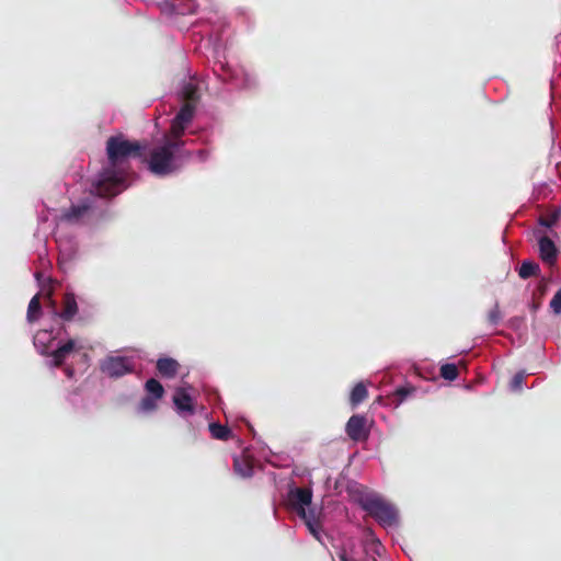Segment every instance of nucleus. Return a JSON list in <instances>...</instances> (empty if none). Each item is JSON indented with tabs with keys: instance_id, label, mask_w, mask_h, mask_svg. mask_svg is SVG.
Masks as SVG:
<instances>
[{
	"instance_id": "obj_1",
	"label": "nucleus",
	"mask_w": 561,
	"mask_h": 561,
	"mask_svg": "<svg viewBox=\"0 0 561 561\" xmlns=\"http://www.w3.org/2000/svg\"><path fill=\"white\" fill-rule=\"evenodd\" d=\"M139 141L126 139L123 135L111 136L106 140L107 165L93 183L92 193L100 197H112L126 188L129 158L141 156Z\"/></svg>"
},
{
	"instance_id": "obj_2",
	"label": "nucleus",
	"mask_w": 561,
	"mask_h": 561,
	"mask_svg": "<svg viewBox=\"0 0 561 561\" xmlns=\"http://www.w3.org/2000/svg\"><path fill=\"white\" fill-rule=\"evenodd\" d=\"M289 507L305 522L311 535L320 540L322 524L320 520L321 511L311 507L312 491L309 488L290 489L287 496Z\"/></svg>"
},
{
	"instance_id": "obj_3",
	"label": "nucleus",
	"mask_w": 561,
	"mask_h": 561,
	"mask_svg": "<svg viewBox=\"0 0 561 561\" xmlns=\"http://www.w3.org/2000/svg\"><path fill=\"white\" fill-rule=\"evenodd\" d=\"M359 505L382 527H393L399 523L397 507L381 496L367 495L360 499Z\"/></svg>"
},
{
	"instance_id": "obj_4",
	"label": "nucleus",
	"mask_w": 561,
	"mask_h": 561,
	"mask_svg": "<svg viewBox=\"0 0 561 561\" xmlns=\"http://www.w3.org/2000/svg\"><path fill=\"white\" fill-rule=\"evenodd\" d=\"M149 170L160 176L169 175L179 170V165L175 164V158L172 152L168 150V147H158L153 149L149 158Z\"/></svg>"
},
{
	"instance_id": "obj_5",
	"label": "nucleus",
	"mask_w": 561,
	"mask_h": 561,
	"mask_svg": "<svg viewBox=\"0 0 561 561\" xmlns=\"http://www.w3.org/2000/svg\"><path fill=\"white\" fill-rule=\"evenodd\" d=\"M100 369L110 378H121L128 374L134 373L135 362L127 356H106L100 363Z\"/></svg>"
},
{
	"instance_id": "obj_6",
	"label": "nucleus",
	"mask_w": 561,
	"mask_h": 561,
	"mask_svg": "<svg viewBox=\"0 0 561 561\" xmlns=\"http://www.w3.org/2000/svg\"><path fill=\"white\" fill-rule=\"evenodd\" d=\"M345 432L354 442H365L369 437V428L367 426V417L363 414L352 415L346 425Z\"/></svg>"
},
{
	"instance_id": "obj_7",
	"label": "nucleus",
	"mask_w": 561,
	"mask_h": 561,
	"mask_svg": "<svg viewBox=\"0 0 561 561\" xmlns=\"http://www.w3.org/2000/svg\"><path fill=\"white\" fill-rule=\"evenodd\" d=\"M92 204L83 201L78 205H71L68 209L62 210L60 220L69 225H81L90 216Z\"/></svg>"
},
{
	"instance_id": "obj_8",
	"label": "nucleus",
	"mask_w": 561,
	"mask_h": 561,
	"mask_svg": "<svg viewBox=\"0 0 561 561\" xmlns=\"http://www.w3.org/2000/svg\"><path fill=\"white\" fill-rule=\"evenodd\" d=\"M194 115L192 108L188 105H182L179 113L172 119L169 136L170 137H182L186 126L192 122Z\"/></svg>"
},
{
	"instance_id": "obj_9",
	"label": "nucleus",
	"mask_w": 561,
	"mask_h": 561,
	"mask_svg": "<svg viewBox=\"0 0 561 561\" xmlns=\"http://www.w3.org/2000/svg\"><path fill=\"white\" fill-rule=\"evenodd\" d=\"M181 95L184 102L183 105L191 106L192 114L194 115L196 105L201 98L197 84L193 81L185 82L182 87Z\"/></svg>"
},
{
	"instance_id": "obj_10",
	"label": "nucleus",
	"mask_w": 561,
	"mask_h": 561,
	"mask_svg": "<svg viewBox=\"0 0 561 561\" xmlns=\"http://www.w3.org/2000/svg\"><path fill=\"white\" fill-rule=\"evenodd\" d=\"M539 254L543 262L553 263L557 259V248L554 242L547 236L539 238Z\"/></svg>"
},
{
	"instance_id": "obj_11",
	"label": "nucleus",
	"mask_w": 561,
	"mask_h": 561,
	"mask_svg": "<svg viewBox=\"0 0 561 561\" xmlns=\"http://www.w3.org/2000/svg\"><path fill=\"white\" fill-rule=\"evenodd\" d=\"M78 313V304L72 293H66L62 298V308L58 313L64 321H71Z\"/></svg>"
},
{
	"instance_id": "obj_12",
	"label": "nucleus",
	"mask_w": 561,
	"mask_h": 561,
	"mask_svg": "<svg viewBox=\"0 0 561 561\" xmlns=\"http://www.w3.org/2000/svg\"><path fill=\"white\" fill-rule=\"evenodd\" d=\"M157 370L164 378H173L176 376L180 364L171 357H162L157 360Z\"/></svg>"
},
{
	"instance_id": "obj_13",
	"label": "nucleus",
	"mask_w": 561,
	"mask_h": 561,
	"mask_svg": "<svg viewBox=\"0 0 561 561\" xmlns=\"http://www.w3.org/2000/svg\"><path fill=\"white\" fill-rule=\"evenodd\" d=\"M173 403L180 412L194 413V405L191 396L182 388L178 389L173 396Z\"/></svg>"
},
{
	"instance_id": "obj_14",
	"label": "nucleus",
	"mask_w": 561,
	"mask_h": 561,
	"mask_svg": "<svg viewBox=\"0 0 561 561\" xmlns=\"http://www.w3.org/2000/svg\"><path fill=\"white\" fill-rule=\"evenodd\" d=\"M233 469L242 478H249L253 473V462L247 456H237L233 459Z\"/></svg>"
},
{
	"instance_id": "obj_15",
	"label": "nucleus",
	"mask_w": 561,
	"mask_h": 561,
	"mask_svg": "<svg viewBox=\"0 0 561 561\" xmlns=\"http://www.w3.org/2000/svg\"><path fill=\"white\" fill-rule=\"evenodd\" d=\"M75 350V341L73 340H68L65 344H62L61 346H59L58 348H56L53 353H51V357L54 359V365L56 367H60L65 359L67 358V356Z\"/></svg>"
},
{
	"instance_id": "obj_16",
	"label": "nucleus",
	"mask_w": 561,
	"mask_h": 561,
	"mask_svg": "<svg viewBox=\"0 0 561 561\" xmlns=\"http://www.w3.org/2000/svg\"><path fill=\"white\" fill-rule=\"evenodd\" d=\"M368 396V391L366 386L363 382H358L351 391L350 403L352 407H357L362 403Z\"/></svg>"
},
{
	"instance_id": "obj_17",
	"label": "nucleus",
	"mask_w": 561,
	"mask_h": 561,
	"mask_svg": "<svg viewBox=\"0 0 561 561\" xmlns=\"http://www.w3.org/2000/svg\"><path fill=\"white\" fill-rule=\"evenodd\" d=\"M42 314V306L38 295H35L27 307L26 318L30 323H33L39 319Z\"/></svg>"
},
{
	"instance_id": "obj_18",
	"label": "nucleus",
	"mask_w": 561,
	"mask_h": 561,
	"mask_svg": "<svg viewBox=\"0 0 561 561\" xmlns=\"http://www.w3.org/2000/svg\"><path fill=\"white\" fill-rule=\"evenodd\" d=\"M145 390L147 391V396H151L158 400L161 399L164 394L163 386L154 378H150L146 381Z\"/></svg>"
},
{
	"instance_id": "obj_19",
	"label": "nucleus",
	"mask_w": 561,
	"mask_h": 561,
	"mask_svg": "<svg viewBox=\"0 0 561 561\" xmlns=\"http://www.w3.org/2000/svg\"><path fill=\"white\" fill-rule=\"evenodd\" d=\"M540 267L537 263L530 261H524L518 268V276L523 279H527L531 276H536Z\"/></svg>"
},
{
	"instance_id": "obj_20",
	"label": "nucleus",
	"mask_w": 561,
	"mask_h": 561,
	"mask_svg": "<svg viewBox=\"0 0 561 561\" xmlns=\"http://www.w3.org/2000/svg\"><path fill=\"white\" fill-rule=\"evenodd\" d=\"M209 431L214 438L227 440L231 437L232 433L231 430L227 426H224L218 423H211L209 425Z\"/></svg>"
},
{
	"instance_id": "obj_21",
	"label": "nucleus",
	"mask_w": 561,
	"mask_h": 561,
	"mask_svg": "<svg viewBox=\"0 0 561 561\" xmlns=\"http://www.w3.org/2000/svg\"><path fill=\"white\" fill-rule=\"evenodd\" d=\"M560 216H561V210L554 209L546 215L540 216L538 221H539V225H541L546 228H551L558 222V220L560 219Z\"/></svg>"
},
{
	"instance_id": "obj_22",
	"label": "nucleus",
	"mask_w": 561,
	"mask_h": 561,
	"mask_svg": "<svg viewBox=\"0 0 561 561\" xmlns=\"http://www.w3.org/2000/svg\"><path fill=\"white\" fill-rule=\"evenodd\" d=\"M184 144L185 142L182 140V137H170L168 135L165 142L162 146L168 147V150L171 151L172 156L175 158V153L180 151Z\"/></svg>"
},
{
	"instance_id": "obj_23",
	"label": "nucleus",
	"mask_w": 561,
	"mask_h": 561,
	"mask_svg": "<svg viewBox=\"0 0 561 561\" xmlns=\"http://www.w3.org/2000/svg\"><path fill=\"white\" fill-rule=\"evenodd\" d=\"M440 376L445 380L453 381L458 377V368L455 364H444L440 367Z\"/></svg>"
},
{
	"instance_id": "obj_24",
	"label": "nucleus",
	"mask_w": 561,
	"mask_h": 561,
	"mask_svg": "<svg viewBox=\"0 0 561 561\" xmlns=\"http://www.w3.org/2000/svg\"><path fill=\"white\" fill-rule=\"evenodd\" d=\"M502 318H503V316H502V312L500 310V306L496 302L494 305V307L488 312L486 320H488L490 325L495 327V325H497L501 322Z\"/></svg>"
},
{
	"instance_id": "obj_25",
	"label": "nucleus",
	"mask_w": 561,
	"mask_h": 561,
	"mask_svg": "<svg viewBox=\"0 0 561 561\" xmlns=\"http://www.w3.org/2000/svg\"><path fill=\"white\" fill-rule=\"evenodd\" d=\"M158 399L152 398L151 396H146L141 399L139 403V409L142 412H151L154 411L158 407L157 404Z\"/></svg>"
},
{
	"instance_id": "obj_26",
	"label": "nucleus",
	"mask_w": 561,
	"mask_h": 561,
	"mask_svg": "<svg viewBox=\"0 0 561 561\" xmlns=\"http://www.w3.org/2000/svg\"><path fill=\"white\" fill-rule=\"evenodd\" d=\"M524 381H525V373L524 371L516 373L510 382V389L512 391H520L523 389Z\"/></svg>"
},
{
	"instance_id": "obj_27",
	"label": "nucleus",
	"mask_w": 561,
	"mask_h": 561,
	"mask_svg": "<svg viewBox=\"0 0 561 561\" xmlns=\"http://www.w3.org/2000/svg\"><path fill=\"white\" fill-rule=\"evenodd\" d=\"M413 391V387H399L393 392V396L397 398L398 403H402Z\"/></svg>"
},
{
	"instance_id": "obj_28",
	"label": "nucleus",
	"mask_w": 561,
	"mask_h": 561,
	"mask_svg": "<svg viewBox=\"0 0 561 561\" xmlns=\"http://www.w3.org/2000/svg\"><path fill=\"white\" fill-rule=\"evenodd\" d=\"M550 307L556 313H561V289H559L550 301Z\"/></svg>"
},
{
	"instance_id": "obj_29",
	"label": "nucleus",
	"mask_w": 561,
	"mask_h": 561,
	"mask_svg": "<svg viewBox=\"0 0 561 561\" xmlns=\"http://www.w3.org/2000/svg\"><path fill=\"white\" fill-rule=\"evenodd\" d=\"M371 549H373L374 553L380 556L381 554V550H382V546H381L380 541L377 540V539H374L371 541Z\"/></svg>"
},
{
	"instance_id": "obj_30",
	"label": "nucleus",
	"mask_w": 561,
	"mask_h": 561,
	"mask_svg": "<svg viewBox=\"0 0 561 561\" xmlns=\"http://www.w3.org/2000/svg\"><path fill=\"white\" fill-rule=\"evenodd\" d=\"M339 559H340V561H352V560L347 557V554H346V552H345V551H342L341 553H339Z\"/></svg>"
},
{
	"instance_id": "obj_31",
	"label": "nucleus",
	"mask_w": 561,
	"mask_h": 561,
	"mask_svg": "<svg viewBox=\"0 0 561 561\" xmlns=\"http://www.w3.org/2000/svg\"><path fill=\"white\" fill-rule=\"evenodd\" d=\"M531 309L535 312L538 309V305L537 304H533Z\"/></svg>"
}]
</instances>
